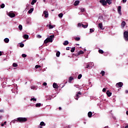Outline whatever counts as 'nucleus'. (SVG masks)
Wrapping results in <instances>:
<instances>
[{
	"label": "nucleus",
	"instance_id": "nucleus-29",
	"mask_svg": "<svg viewBox=\"0 0 128 128\" xmlns=\"http://www.w3.org/2000/svg\"><path fill=\"white\" fill-rule=\"evenodd\" d=\"M82 76L81 74H79L78 76V80H80L82 78Z\"/></svg>",
	"mask_w": 128,
	"mask_h": 128
},
{
	"label": "nucleus",
	"instance_id": "nucleus-38",
	"mask_svg": "<svg viewBox=\"0 0 128 128\" xmlns=\"http://www.w3.org/2000/svg\"><path fill=\"white\" fill-rule=\"evenodd\" d=\"M14 68H16V66H18V64H16V63H14L12 64Z\"/></svg>",
	"mask_w": 128,
	"mask_h": 128
},
{
	"label": "nucleus",
	"instance_id": "nucleus-11",
	"mask_svg": "<svg viewBox=\"0 0 128 128\" xmlns=\"http://www.w3.org/2000/svg\"><path fill=\"white\" fill-rule=\"evenodd\" d=\"M53 88H58V86L56 83L53 84Z\"/></svg>",
	"mask_w": 128,
	"mask_h": 128
},
{
	"label": "nucleus",
	"instance_id": "nucleus-45",
	"mask_svg": "<svg viewBox=\"0 0 128 128\" xmlns=\"http://www.w3.org/2000/svg\"><path fill=\"white\" fill-rule=\"evenodd\" d=\"M82 26V24H81L80 23H78V28H80V26Z\"/></svg>",
	"mask_w": 128,
	"mask_h": 128
},
{
	"label": "nucleus",
	"instance_id": "nucleus-55",
	"mask_svg": "<svg viewBox=\"0 0 128 128\" xmlns=\"http://www.w3.org/2000/svg\"><path fill=\"white\" fill-rule=\"evenodd\" d=\"M0 112H4V110H0Z\"/></svg>",
	"mask_w": 128,
	"mask_h": 128
},
{
	"label": "nucleus",
	"instance_id": "nucleus-26",
	"mask_svg": "<svg viewBox=\"0 0 128 128\" xmlns=\"http://www.w3.org/2000/svg\"><path fill=\"white\" fill-rule=\"evenodd\" d=\"M74 50H76V47H73L72 48L70 52H74Z\"/></svg>",
	"mask_w": 128,
	"mask_h": 128
},
{
	"label": "nucleus",
	"instance_id": "nucleus-14",
	"mask_svg": "<svg viewBox=\"0 0 128 128\" xmlns=\"http://www.w3.org/2000/svg\"><path fill=\"white\" fill-rule=\"evenodd\" d=\"M121 26L122 28H124L126 26V22L124 21L121 24Z\"/></svg>",
	"mask_w": 128,
	"mask_h": 128
},
{
	"label": "nucleus",
	"instance_id": "nucleus-48",
	"mask_svg": "<svg viewBox=\"0 0 128 128\" xmlns=\"http://www.w3.org/2000/svg\"><path fill=\"white\" fill-rule=\"evenodd\" d=\"M37 38H42V36H41L40 35H38V36H37Z\"/></svg>",
	"mask_w": 128,
	"mask_h": 128
},
{
	"label": "nucleus",
	"instance_id": "nucleus-2",
	"mask_svg": "<svg viewBox=\"0 0 128 128\" xmlns=\"http://www.w3.org/2000/svg\"><path fill=\"white\" fill-rule=\"evenodd\" d=\"M94 66V62H89L87 64L86 66L85 67V68H92Z\"/></svg>",
	"mask_w": 128,
	"mask_h": 128
},
{
	"label": "nucleus",
	"instance_id": "nucleus-50",
	"mask_svg": "<svg viewBox=\"0 0 128 128\" xmlns=\"http://www.w3.org/2000/svg\"><path fill=\"white\" fill-rule=\"evenodd\" d=\"M94 30L90 28V32H94Z\"/></svg>",
	"mask_w": 128,
	"mask_h": 128
},
{
	"label": "nucleus",
	"instance_id": "nucleus-23",
	"mask_svg": "<svg viewBox=\"0 0 128 128\" xmlns=\"http://www.w3.org/2000/svg\"><path fill=\"white\" fill-rule=\"evenodd\" d=\"M60 55V52H58L56 53V56H57V58H59Z\"/></svg>",
	"mask_w": 128,
	"mask_h": 128
},
{
	"label": "nucleus",
	"instance_id": "nucleus-57",
	"mask_svg": "<svg viewBox=\"0 0 128 128\" xmlns=\"http://www.w3.org/2000/svg\"><path fill=\"white\" fill-rule=\"evenodd\" d=\"M4 126V124H1V126Z\"/></svg>",
	"mask_w": 128,
	"mask_h": 128
},
{
	"label": "nucleus",
	"instance_id": "nucleus-52",
	"mask_svg": "<svg viewBox=\"0 0 128 128\" xmlns=\"http://www.w3.org/2000/svg\"><path fill=\"white\" fill-rule=\"evenodd\" d=\"M46 84H47L46 82H44L43 84V86H46Z\"/></svg>",
	"mask_w": 128,
	"mask_h": 128
},
{
	"label": "nucleus",
	"instance_id": "nucleus-5",
	"mask_svg": "<svg viewBox=\"0 0 128 128\" xmlns=\"http://www.w3.org/2000/svg\"><path fill=\"white\" fill-rule=\"evenodd\" d=\"M124 86V83L122 82H119L117 83L116 85V88H122Z\"/></svg>",
	"mask_w": 128,
	"mask_h": 128
},
{
	"label": "nucleus",
	"instance_id": "nucleus-32",
	"mask_svg": "<svg viewBox=\"0 0 128 128\" xmlns=\"http://www.w3.org/2000/svg\"><path fill=\"white\" fill-rule=\"evenodd\" d=\"M4 6H6V5L4 4H2L0 6L1 8H4Z\"/></svg>",
	"mask_w": 128,
	"mask_h": 128
},
{
	"label": "nucleus",
	"instance_id": "nucleus-12",
	"mask_svg": "<svg viewBox=\"0 0 128 128\" xmlns=\"http://www.w3.org/2000/svg\"><path fill=\"white\" fill-rule=\"evenodd\" d=\"M80 4V0H76L74 3V6H76Z\"/></svg>",
	"mask_w": 128,
	"mask_h": 128
},
{
	"label": "nucleus",
	"instance_id": "nucleus-43",
	"mask_svg": "<svg viewBox=\"0 0 128 128\" xmlns=\"http://www.w3.org/2000/svg\"><path fill=\"white\" fill-rule=\"evenodd\" d=\"M101 74H102V76H104V74H105L104 71L102 70V71L101 72Z\"/></svg>",
	"mask_w": 128,
	"mask_h": 128
},
{
	"label": "nucleus",
	"instance_id": "nucleus-18",
	"mask_svg": "<svg viewBox=\"0 0 128 128\" xmlns=\"http://www.w3.org/2000/svg\"><path fill=\"white\" fill-rule=\"evenodd\" d=\"M92 112H88V118H92Z\"/></svg>",
	"mask_w": 128,
	"mask_h": 128
},
{
	"label": "nucleus",
	"instance_id": "nucleus-7",
	"mask_svg": "<svg viewBox=\"0 0 128 128\" xmlns=\"http://www.w3.org/2000/svg\"><path fill=\"white\" fill-rule=\"evenodd\" d=\"M100 2L102 6H106L107 3L106 0H100Z\"/></svg>",
	"mask_w": 128,
	"mask_h": 128
},
{
	"label": "nucleus",
	"instance_id": "nucleus-49",
	"mask_svg": "<svg viewBox=\"0 0 128 128\" xmlns=\"http://www.w3.org/2000/svg\"><path fill=\"white\" fill-rule=\"evenodd\" d=\"M106 88H104L102 89V92H106Z\"/></svg>",
	"mask_w": 128,
	"mask_h": 128
},
{
	"label": "nucleus",
	"instance_id": "nucleus-63",
	"mask_svg": "<svg viewBox=\"0 0 128 128\" xmlns=\"http://www.w3.org/2000/svg\"><path fill=\"white\" fill-rule=\"evenodd\" d=\"M6 124V122H4V124Z\"/></svg>",
	"mask_w": 128,
	"mask_h": 128
},
{
	"label": "nucleus",
	"instance_id": "nucleus-53",
	"mask_svg": "<svg viewBox=\"0 0 128 128\" xmlns=\"http://www.w3.org/2000/svg\"><path fill=\"white\" fill-rule=\"evenodd\" d=\"M122 2L124 4H126V0H122Z\"/></svg>",
	"mask_w": 128,
	"mask_h": 128
},
{
	"label": "nucleus",
	"instance_id": "nucleus-46",
	"mask_svg": "<svg viewBox=\"0 0 128 128\" xmlns=\"http://www.w3.org/2000/svg\"><path fill=\"white\" fill-rule=\"evenodd\" d=\"M30 100H34V102H36V99L34 98H32L30 99Z\"/></svg>",
	"mask_w": 128,
	"mask_h": 128
},
{
	"label": "nucleus",
	"instance_id": "nucleus-21",
	"mask_svg": "<svg viewBox=\"0 0 128 128\" xmlns=\"http://www.w3.org/2000/svg\"><path fill=\"white\" fill-rule=\"evenodd\" d=\"M106 4H112V0H106Z\"/></svg>",
	"mask_w": 128,
	"mask_h": 128
},
{
	"label": "nucleus",
	"instance_id": "nucleus-60",
	"mask_svg": "<svg viewBox=\"0 0 128 128\" xmlns=\"http://www.w3.org/2000/svg\"><path fill=\"white\" fill-rule=\"evenodd\" d=\"M2 52L0 51V56H2Z\"/></svg>",
	"mask_w": 128,
	"mask_h": 128
},
{
	"label": "nucleus",
	"instance_id": "nucleus-33",
	"mask_svg": "<svg viewBox=\"0 0 128 128\" xmlns=\"http://www.w3.org/2000/svg\"><path fill=\"white\" fill-rule=\"evenodd\" d=\"M36 86H31V89L32 90H36Z\"/></svg>",
	"mask_w": 128,
	"mask_h": 128
},
{
	"label": "nucleus",
	"instance_id": "nucleus-27",
	"mask_svg": "<svg viewBox=\"0 0 128 128\" xmlns=\"http://www.w3.org/2000/svg\"><path fill=\"white\" fill-rule=\"evenodd\" d=\"M41 106L42 104L40 103L36 104V108H40V106Z\"/></svg>",
	"mask_w": 128,
	"mask_h": 128
},
{
	"label": "nucleus",
	"instance_id": "nucleus-1",
	"mask_svg": "<svg viewBox=\"0 0 128 128\" xmlns=\"http://www.w3.org/2000/svg\"><path fill=\"white\" fill-rule=\"evenodd\" d=\"M18 120L19 122H26L28 120V118L20 117L18 118Z\"/></svg>",
	"mask_w": 128,
	"mask_h": 128
},
{
	"label": "nucleus",
	"instance_id": "nucleus-56",
	"mask_svg": "<svg viewBox=\"0 0 128 128\" xmlns=\"http://www.w3.org/2000/svg\"><path fill=\"white\" fill-rule=\"evenodd\" d=\"M125 92H126V94H128V90H126L125 91Z\"/></svg>",
	"mask_w": 128,
	"mask_h": 128
},
{
	"label": "nucleus",
	"instance_id": "nucleus-28",
	"mask_svg": "<svg viewBox=\"0 0 128 128\" xmlns=\"http://www.w3.org/2000/svg\"><path fill=\"white\" fill-rule=\"evenodd\" d=\"M88 25H84V24H82V27H83L84 28H88Z\"/></svg>",
	"mask_w": 128,
	"mask_h": 128
},
{
	"label": "nucleus",
	"instance_id": "nucleus-22",
	"mask_svg": "<svg viewBox=\"0 0 128 128\" xmlns=\"http://www.w3.org/2000/svg\"><path fill=\"white\" fill-rule=\"evenodd\" d=\"M36 0H32V2H31V4H32V6H34V4H36Z\"/></svg>",
	"mask_w": 128,
	"mask_h": 128
},
{
	"label": "nucleus",
	"instance_id": "nucleus-6",
	"mask_svg": "<svg viewBox=\"0 0 128 128\" xmlns=\"http://www.w3.org/2000/svg\"><path fill=\"white\" fill-rule=\"evenodd\" d=\"M118 14H119L120 16H122V6H118Z\"/></svg>",
	"mask_w": 128,
	"mask_h": 128
},
{
	"label": "nucleus",
	"instance_id": "nucleus-19",
	"mask_svg": "<svg viewBox=\"0 0 128 128\" xmlns=\"http://www.w3.org/2000/svg\"><path fill=\"white\" fill-rule=\"evenodd\" d=\"M64 46H68V41L65 40L64 42L63 43Z\"/></svg>",
	"mask_w": 128,
	"mask_h": 128
},
{
	"label": "nucleus",
	"instance_id": "nucleus-51",
	"mask_svg": "<svg viewBox=\"0 0 128 128\" xmlns=\"http://www.w3.org/2000/svg\"><path fill=\"white\" fill-rule=\"evenodd\" d=\"M74 86H75V88H78V85H74Z\"/></svg>",
	"mask_w": 128,
	"mask_h": 128
},
{
	"label": "nucleus",
	"instance_id": "nucleus-58",
	"mask_svg": "<svg viewBox=\"0 0 128 128\" xmlns=\"http://www.w3.org/2000/svg\"><path fill=\"white\" fill-rule=\"evenodd\" d=\"M2 116H0V120H2Z\"/></svg>",
	"mask_w": 128,
	"mask_h": 128
},
{
	"label": "nucleus",
	"instance_id": "nucleus-59",
	"mask_svg": "<svg viewBox=\"0 0 128 128\" xmlns=\"http://www.w3.org/2000/svg\"><path fill=\"white\" fill-rule=\"evenodd\" d=\"M126 114H127V116H128V111L126 112Z\"/></svg>",
	"mask_w": 128,
	"mask_h": 128
},
{
	"label": "nucleus",
	"instance_id": "nucleus-34",
	"mask_svg": "<svg viewBox=\"0 0 128 128\" xmlns=\"http://www.w3.org/2000/svg\"><path fill=\"white\" fill-rule=\"evenodd\" d=\"M84 54V51L80 50L79 52L78 53V54Z\"/></svg>",
	"mask_w": 128,
	"mask_h": 128
},
{
	"label": "nucleus",
	"instance_id": "nucleus-15",
	"mask_svg": "<svg viewBox=\"0 0 128 128\" xmlns=\"http://www.w3.org/2000/svg\"><path fill=\"white\" fill-rule=\"evenodd\" d=\"M54 26H56V25H53L52 26V24H50L48 25V28H50V30L52 29V28H54Z\"/></svg>",
	"mask_w": 128,
	"mask_h": 128
},
{
	"label": "nucleus",
	"instance_id": "nucleus-25",
	"mask_svg": "<svg viewBox=\"0 0 128 128\" xmlns=\"http://www.w3.org/2000/svg\"><path fill=\"white\" fill-rule=\"evenodd\" d=\"M32 12H34V8H32L28 11V14H32Z\"/></svg>",
	"mask_w": 128,
	"mask_h": 128
},
{
	"label": "nucleus",
	"instance_id": "nucleus-54",
	"mask_svg": "<svg viewBox=\"0 0 128 128\" xmlns=\"http://www.w3.org/2000/svg\"><path fill=\"white\" fill-rule=\"evenodd\" d=\"M66 50H70V47H66Z\"/></svg>",
	"mask_w": 128,
	"mask_h": 128
},
{
	"label": "nucleus",
	"instance_id": "nucleus-47",
	"mask_svg": "<svg viewBox=\"0 0 128 128\" xmlns=\"http://www.w3.org/2000/svg\"><path fill=\"white\" fill-rule=\"evenodd\" d=\"M22 58H26V54H22Z\"/></svg>",
	"mask_w": 128,
	"mask_h": 128
},
{
	"label": "nucleus",
	"instance_id": "nucleus-4",
	"mask_svg": "<svg viewBox=\"0 0 128 128\" xmlns=\"http://www.w3.org/2000/svg\"><path fill=\"white\" fill-rule=\"evenodd\" d=\"M54 38V36L52 35L50 38H47L48 42H52V38Z\"/></svg>",
	"mask_w": 128,
	"mask_h": 128
},
{
	"label": "nucleus",
	"instance_id": "nucleus-9",
	"mask_svg": "<svg viewBox=\"0 0 128 128\" xmlns=\"http://www.w3.org/2000/svg\"><path fill=\"white\" fill-rule=\"evenodd\" d=\"M43 14H44V18H48V11H44Z\"/></svg>",
	"mask_w": 128,
	"mask_h": 128
},
{
	"label": "nucleus",
	"instance_id": "nucleus-20",
	"mask_svg": "<svg viewBox=\"0 0 128 128\" xmlns=\"http://www.w3.org/2000/svg\"><path fill=\"white\" fill-rule=\"evenodd\" d=\"M18 122V118L11 121L10 124H12V123L14 124V122Z\"/></svg>",
	"mask_w": 128,
	"mask_h": 128
},
{
	"label": "nucleus",
	"instance_id": "nucleus-62",
	"mask_svg": "<svg viewBox=\"0 0 128 128\" xmlns=\"http://www.w3.org/2000/svg\"><path fill=\"white\" fill-rule=\"evenodd\" d=\"M125 128H128V126H125Z\"/></svg>",
	"mask_w": 128,
	"mask_h": 128
},
{
	"label": "nucleus",
	"instance_id": "nucleus-40",
	"mask_svg": "<svg viewBox=\"0 0 128 128\" xmlns=\"http://www.w3.org/2000/svg\"><path fill=\"white\" fill-rule=\"evenodd\" d=\"M36 68H42V66H40V65H36L35 66Z\"/></svg>",
	"mask_w": 128,
	"mask_h": 128
},
{
	"label": "nucleus",
	"instance_id": "nucleus-44",
	"mask_svg": "<svg viewBox=\"0 0 128 128\" xmlns=\"http://www.w3.org/2000/svg\"><path fill=\"white\" fill-rule=\"evenodd\" d=\"M72 80H74V78H72V76H70V77L69 78V81H70V82H72Z\"/></svg>",
	"mask_w": 128,
	"mask_h": 128
},
{
	"label": "nucleus",
	"instance_id": "nucleus-17",
	"mask_svg": "<svg viewBox=\"0 0 128 128\" xmlns=\"http://www.w3.org/2000/svg\"><path fill=\"white\" fill-rule=\"evenodd\" d=\"M98 28H100L101 30H104V28H102V23H100L98 24Z\"/></svg>",
	"mask_w": 128,
	"mask_h": 128
},
{
	"label": "nucleus",
	"instance_id": "nucleus-10",
	"mask_svg": "<svg viewBox=\"0 0 128 128\" xmlns=\"http://www.w3.org/2000/svg\"><path fill=\"white\" fill-rule=\"evenodd\" d=\"M8 16L10 18H14L16 16V14L14 13H10Z\"/></svg>",
	"mask_w": 128,
	"mask_h": 128
},
{
	"label": "nucleus",
	"instance_id": "nucleus-13",
	"mask_svg": "<svg viewBox=\"0 0 128 128\" xmlns=\"http://www.w3.org/2000/svg\"><path fill=\"white\" fill-rule=\"evenodd\" d=\"M4 42L6 44H8V42H10V39H8V38H6L4 39Z\"/></svg>",
	"mask_w": 128,
	"mask_h": 128
},
{
	"label": "nucleus",
	"instance_id": "nucleus-37",
	"mask_svg": "<svg viewBox=\"0 0 128 128\" xmlns=\"http://www.w3.org/2000/svg\"><path fill=\"white\" fill-rule=\"evenodd\" d=\"M64 16V14L62 13H60L58 14L59 18H62V16Z\"/></svg>",
	"mask_w": 128,
	"mask_h": 128
},
{
	"label": "nucleus",
	"instance_id": "nucleus-31",
	"mask_svg": "<svg viewBox=\"0 0 128 128\" xmlns=\"http://www.w3.org/2000/svg\"><path fill=\"white\" fill-rule=\"evenodd\" d=\"M80 12H84V10H86V9H84V8H80Z\"/></svg>",
	"mask_w": 128,
	"mask_h": 128
},
{
	"label": "nucleus",
	"instance_id": "nucleus-39",
	"mask_svg": "<svg viewBox=\"0 0 128 128\" xmlns=\"http://www.w3.org/2000/svg\"><path fill=\"white\" fill-rule=\"evenodd\" d=\"M40 125L41 126H46V124L44 122H42L40 123Z\"/></svg>",
	"mask_w": 128,
	"mask_h": 128
},
{
	"label": "nucleus",
	"instance_id": "nucleus-16",
	"mask_svg": "<svg viewBox=\"0 0 128 128\" xmlns=\"http://www.w3.org/2000/svg\"><path fill=\"white\" fill-rule=\"evenodd\" d=\"M106 94L108 96H112V92H110V91L108 90L106 92Z\"/></svg>",
	"mask_w": 128,
	"mask_h": 128
},
{
	"label": "nucleus",
	"instance_id": "nucleus-64",
	"mask_svg": "<svg viewBox=\"0 0 128 128\" xmlns=\"http://www.w3.org/2000/svg\"><path fill=\"white\" fill-rule=\"evenodd\" d=\"M86 50H84V52H86Z\"/></svg>",
	"mask_w": 128,
	"mask_h": 128
},
{
	"label": "nucleus",
	"instance_id": "nucleus-8",
	"mask_svg": "<svg viewBox=\"0 0 128 128\" xmlns=\"http://www.w3.org/2000/svg\"><path fill=\"white\" fill-rule=\"evenodd\" d=\"M82 94V93H80V92H78L76 96H75V99L78 100V98H80V96Z\"/></svg>",
	"mask_w": 128,
	"mask_h": 128
},
{
	"label": "nucleus",
	"instance_id": "nucleus-41",
	"mask_svg": "<svg viewBox=\"0 0 128 128\" xmlns=\"http://www.w3.org/2000/svg\"><path fill=\"white\" fill-rule=\"evenodd\" d=\"M80 40V38H78V37H76L75 38V40H77V41H78Z\"/></svg>",
	"mask_w": 128,
	"mask_h": 128
},
{
	"label": "nucleus",
	"instance_id": "nucleus-35",
	"mask_svg": "<svg viewBox=\"0 0 128 128\" xmlns=\"http://www.w3.org/2000/svg\"><path fill=\"white\" fill-rule=\"evenodd\" d=\"M98 52L100 54H104V50H99Z\"/></svg>",
	"mask_w": 128,
	"mask_h": 128
},
{
	"label": "nucleus",
	"instance_id": "nucleus-36",
	"mask_svg": "<svg viewBox=\"0 0 128 128\" xmlns=\"http://www.w3.org/2000/svg\"><path fill=\"white\" fill-rule=\"evenodd\" d=\"M48 38H46V40H44V44H48Z\"/></svg>",
	"mask_w": 128,
	"mask_h": 128
},
{
	"label": "nucleus",
	"instance_id": "nucleus-24",
	"mask_svg": "<svg viewBox=\"0 0 128 128\" xmlns=\"http://www.w3.org/2000/svg\"><path fill=\"white\" fill-rule=\"evenodd\" d=\"M24 38H25L26 40H28V34H24Z\"/></svg>",
	"mask_w": 128,
	"mask_h": 128
},
{
	"label": "nucleus",
	"instance_id": "nucleus-3",
	"mask_svg": "<svg viewBox=\"0 0 128 128\" xmlns=\"http://www.w3.org/2000/svg\"><path fill=\"white\" fill-rule=\"evenodd\" d=\"M124 38L125 40L128 42V31H125L124 33Z\"/></svg>",
	"mask_w": 128,
	"mask_h": 128
},
{
	"label": "nucleus",
	"instance_id": "nucleus-42",
	"mask_svg": "<svg viewBox=\"0 0 128 128\" xmlns=\"http://www.w3.org/2000/svg\"><path fill=\"white\" fill-rule=\"evenodd\" d=\"M20 48H24V44H20Z\"/></svg>",
	"mask_w": 128,
	"mask_h": 128
},
{
	"label": "nucleus",
	"instance_id": "nucleus-61",
	"mask_svg": "<svg viewBox=\"0 0 128 128\" xmlns=\"http://www.w3.org/2000/svg\"><path fill=\"white\" fill-rule=\"evenodd\" d=\"M59 110H62V108L59 107Z\"/></svg>",
	"mask_w": 128,
	"mask_h": 128
},
{
	"label": "nucleus",
	"instance_id": "nucleus-30",
	"mask_svg": "<svg viewBox=\"0 0 128 128\" xmlns=\"http://www.w3.org/2000/svg\"><path fill=\"white\" fill-rule=\"evenodd\" d=\"M18 28L20 30H22V25H19L18 26Z\"/></svg>",
	"mask_w": 128,
	"mask_h": 128
}]
</instances>
